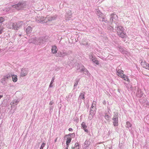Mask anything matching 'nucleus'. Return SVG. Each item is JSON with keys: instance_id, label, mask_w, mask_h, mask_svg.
<instances>
[{"instance_id": "nucleus-1", "label": "nucleus", "mask_w": 149, "mask_h": 149, "mask_svg": "<svg viewBox=\"0 0 149 149\" xmlns=\"http://www.w3.org/2000/svg\"><path fill=\"white\" fill-rule=\"evenodd\" d=\"M75 68L77 70H80L79 72H84L85 74L88 76H90V73L83 65L81 64H78L77 65L75 66Z\"/></svg>"}, {"instance_id": "nucleus-2", "label": "nucleus", "mask_w": 149, "mask_h": 149, "mask_svg": "<svg viewBox=\"0 0 149 149\" xmlns=\"http://www.w3.org/2000/svg\"><path fill=\"white\" fill-rule=\"evenodd\" d=\"M43 42V38H33L29 39V43H33L35 44H39L42 43Z\"/></svg>"}, {"instance_id": "nucleus-3", "label": "nucleus", "mask_w": 149, "mask_h": 149, "mask_svg": "<svg viewBox=\"0 0 149 149\" xmlns=\"http://www.w3.org/2000/svg\"><path fill=\"white\" fill-rule=\"evenodd\" d=\"M13 8H15L17 10H22L26 8V3L24 1L19 2L17 4L12 6Z\"/></svg>"}, {"instance_id": "nucleus-4", "label": "nucleus", "mask_w": 149, "mask_h": 149, "mask_svg": "<svg viewBox=\"0 0 149 149\" xmlns=\"http://www.w3.org/2000/svg\"><path fill=\"white\" fill-rule=\"evenodd\" d=\"M69 54L68 52H67L65 51H58V53L56 54V56L60 57H64L65 56H67Z\"/></svg>"}, {"instance_id": "nucleus-5", "label": "nucleus", "mask_w": 149, "mask_h": 149, "mask_svg": "<svg viewBox=\"0 0 149 149\" xmlns=\"http://www.w3.org/2000/svg\"><path fill=\"white\" fill-rule=\"evenodd\" d=\"M114 114L113 118V125L114 126H117L118 125V115L117 113H114Z\"/></svg>"}, {"instance_id": "nucleus-6", "label": "nucleus", "mask_w": 149, "mask_h": 149, "mask_svg": "<svg viewBox=\"0 0 149 149\" xmlns=\"http://www.w3.org/2000/svg\"><path fill=\"white\" fill-rule=\"evenodd\" d=\"M28 72V70L27 69L22 68L21 70V72L20 74V76L22 77H24L27 75Z\"/></svg>"}, {"instance_id": "nucleus-7", "label": "nucleus", "mask_w": 149, "mask_h": 149, "mask_svg": "<svg viewBox=\"0 0 149 149\" xmlns=\"http://www.w3.org/2000/svg\"><path fill=\"white\" fill-rule=\"evenodd\" d=\"M36 21L38 23L42 22V23H46L47 22V18L43 16L41 17L40 19H36Z\"/></svg>"}, {"instance_id": "nucleus-8", "label": "nucleus", "mask_w": 149, "mask_h": 149, "mask_svg": "<svg viewBox=\"0 0 149 149\" xmlns=\"http://www.w3.org/2000/svg\"><path fill=\"white\" fill-rule=\"evenodd\" d=\"M66 20H69L72 17V14L70 10H68L65 15Z\"/></svg>"}, {"instance_id": "nucleus-9", "label": "nucleus", "mask_w": 149, "mask_h": 149, "mask_svg": "<svg viewBox=\"0 0 149 149\" xmlns=\"http://www.w3.org/2000/svg\"><path fill=\"white\" fill-rule=\"evenodd\" d=\"M118 19V17L115 14H112L110 15V21L111 22H115Z\"/></svg>"}, {"instance_id": "nucleus-10", "label": "nucleus", "mask_w": 149, "mask_h": 149, "mask_svg": "<svg viewBox=\"0 0 149 149\" xmlns=\"http://www.w3.org/2000/svg\"><path fill=\"white\" fill-rule=\"evenodd\" d=\"M15 24L14 23L12 22H10L8 23V27L9 29H14L15 30V29H16L15 28Z\"/></svg>"}, {"instance_id": "nucleus-11", "label": "nucleus", "mask_w": 149, "mask_h": 149, "mask_svg": "<svg viewBox=\"0 0 149 149\" xmlns=\"http://www.w3.org/2000/svg\"><path fill=\"white\" fill-rule=\"evenodd\" d=\"M117 32L118 34L120 32H123L124 30V28L121 26H118L117 27Z\"/></svg>"}, {"instance_id": "nucleus-12", "label": "nucleus", "mask_w": 149, "mask_h": 149, "mask_svg": "<svg viewBox=\"0 0 149 149\" xmlns=\"http://www.w3.org/2000/svg\"><path fill=\"white\" fill-rule=\"evenodd\" d=\"M23 25V22L22 21H20L18 22L16 24H15V28L17 29H15V30H17L18 28L21 26Z\"/></svg>"}, {"instance_id": "nucleus-13", "label": "nucleus", "mask_w": 149, "mask_h": 149, "mask_svg": "<svg viewBox=\"0 0 149 149\" xmlns=\"http://www.w3.org/2000/svg\"><path fill=\"white\" fill-rule=\"evenodd\" d=\"M141 65L143 68H146L149 70V64L147 63L144 61H142L141 63Z\"/></svg>"}, {"instance_id": "nucleus-14", "label": "nucleus", "mask_w": 149, "mask_h": 149, "mask_svg": "<svg viewBox=\"0 0 149 149\" xmlns=\"http://www.w3.org/2000/svg\"><path fill=\"white\" fill-rule=\"evenodd\" d=\"M96 13L99 19H101V18L103 17V15L102 14V13L100 11V10L97 9L96 11Z\"/></svg>"}, {"instance_id": "nucleus-15", "label": "nucleus", "mask_w": 149, "mask_h": 149, "mask_svg": "<svg viewBox=\"0 0 149 149\" xmlns=\"http://www.w3.org/2000/svg\"><path fill=\"white\" fill-rule=\"evenodd\" d=\"M99 20L102 22V24H104L105 25H106V24H107L109 22L107 19L104 17H102V18L101 17V19H99Z\"/></svg>"}, {"instance_id": "nucleus-16", "label": "nucleus", "mask_w": 149, "mask_h": 149, "mask_svg": "<svg viewBox=\"0 0 149 149\" xmlns=\"http://www.w3.org/2000/svg\"><path fill=\"white\" fill-rule=\"evenodd\" d=\"M32 28L31 26H29L25 29L26 34L28 35L29 33H31L32 31Z\"/></svg>"}, {"instance_id": "nucleus-17", "label": "nucleus", "mask_w": 149, "mask_h": 149, "mask_svg": "<svg viewBox=\"0 0 149 149\" xmlns=\"http://www.w3.org/2000/svg\"><path fill=\"white\" fill-rule=\"evenodd\" d=\"M81 126L82 128L84 130L85 132H88V130L87 129H86L87 127V126L86 125V123L83 122L81 124Z\"/></svg>"}, {"instance_id": "nucleus-18", "label": "nucleus", "mask_w": 149, "mask_h": 149, "mask_svg": "<svg viewBox=\"0 0 149 149\" xmlns=\"http://www.w3.org/2000/svg\"><path fill=\"white\" fill-rule=\"evenodd\" d=\"M122 70L120 69H118V70H117V74L120 77L124 74Z\"/></svg>"}, {"instance_id": "nucleus-19", "label": "nucleus", "mask_w": 149, "mask_h": 149, "mask_svg": "<svg viewBox=\"0 0 149 149\" xmlns=\"http://www.w3.org/2000/svg\"><path fill=\"white\" fill-rule=\"evenodd\" d=\"M58 49L56 46H52V52L53 54H55L57 53Z\"/></svg>"}, {"instance_id": "nucleus-20", "label": "nucleus", "mask_w": 149, "mask_h": 149, "mask_svg": "<svg viewBox=\"0 0 149 149\" xmlns=\"http://www.w3.org/2000/svg\"><path fill=\"white\" fill-rule=\"evenodd\" d=\"M95 104H93L92 106L91 107V110L90 112L91 113H93V112L95 111L96 110V108L95 107Z\"/></svg>"}, {"instance_id": "nucleus-21", "label": "nucleus", "mask_w": 149, "mask_h": 149, "mask_svg": "<svg viewBox=\"0 0 149 149\" xmlns=\"http://www.w3.org/2000/svg\"><path fill=\"white\" fill-rule=\"evenodd\" d=\"M118 34L120 37H121L122 38H126V34L123 32H120V33Z\"/></svg>"}, {"instance_id": "nucleus-22", "label": "nucleus", "mask_w": 149, "mask_h": 149, "mask_svg": "<svg viewBox=\"0 0 149 149\" xmlns=\"http://www.w3.org/2000/svg\"><path fill=\"white\" fill-rule=\"evenodd\" d=\"M56 17L55 16L47 17V20L49 21H51L55 19Z\"/></svg>"}, {"instance_id": "nucleus-23", "label": "nucleus", "mask_w": 149, "mask_h": 149, "mask_svg": "<svg viewBox=\"0 0 149 149\" xmlns=\"http://www.w3.org/2000/svg\"><path fill=\"white\" fill-rule=\"evenodd\" d=\"M85 93L84 92L82 91L80 93V95L79 96V98L82 100L84 99V95Z\"/></svg>"}, {"instance_id": "nucleus-24", "label": "nucleus", "mask_w": 149, "mask_h": 149, "mask_svg": "<svg viewBox=\"0 0 149 149\" xmlns=\"http://www.w3.org/2000/svg\"><path fill=\"white\" fill-rule=\"evenodd\" d=\"M136 94L137 96L139 97H141L142 95L141 91L139 89L138 90Z\"/></svg>"}, {"instance_id": "nucleus-25", "label": "nucleus", "mask_w": 149, "mask_h": 149, "mask_svg": "<svg viewBox=\"0 0 149 149\" xmlns=\"http://www.w3.org/2000/svg\"><path fill=\"white\" fill-rule=\"evenodd\" d=\"M7 80L5 79L4 77L3 78H2L1 79V82L3 85L5 84L6 83Z\"/></svg>"}, {"instance_id": "nucleus-26", "label": "nucleus", "mask_w": 149, "mask_h": 149, "mask_svg": "<svg viewBox=\"0 0 149 149\" xmlns=\"http://www.w3.org/2000/svg\"><path fill=\"white\" fill-rule=\"evenodd\" d=\"M12 78L13 81L14 82H16L17 81V76L16 75H12Z\"/></svg>"}, {"instance_id": "nucleus-27", "label": "nucleus", "mask_w": 149, "mask_h": 149, "mask_svg": "<svg viewBox=\"0 0 149 149\" xmlns=\"http://www.w3.org/2000/svg\"><path fill=\"white\" fill-rule=\"evenodd\" d=\"M12 76V74H8L7 75L4 76V77L8 81V79L10 78Z\"/></svg>"}, {"instance_id": "nucleus-28", "label": "nucleus", "mask_w": 149, "mask_h": 149, "mask_svg": "<svg viewBox=\"0 0 149 149\" xmlns=\"http://www.w3.org/2000/svg\"><path fill=\"white\" fill-rule=\"evenodd\" d=\"M54 79H55V77H53L52 78V80L50 82V85H49V88H52L53 86L52 85V84L53 83Z\"/></svg>"}, {"instance_id": "nucleus-29", "label": "nucleus", "mask_w": 149, "mask_h": 149, "mask_svg": "<svg viewBox=\"0 0 149 149\" xmlns=\"http://www.w3.org/2000/svg\"><path fill=\"white\" fill-rule=\"evenodd\" d=\"M92 62L96 64L97 65H98L99 64L98 61L97 59L96 58H95L93 59L92 61Z\"/></svg>"}, {"instance_id": "nucleus-30", "label": "nucleus", "mask_w": 149, "mask_h": 149, "mask_svg": "<svg viewBox=\"0 0 149 149\" xmlns=\"http://www.w3.org/2000/svg\"><path fill=\"white\" fill-rule=\"evenodd\" d=\"M18 102L19 101L18 100H14L10 104L11 105H13V104L17 105Z\"/></svg>"}, {"instance_id": "nucleus-31", "label": "nucleus", "mask_w": 149, "mask_h": 149, "mask_svg": "<svg viewBox=\"0 0 149 149\" xmlns=\"http://www.w3.org/2000/svg\"><path fill=\"white\" fill-rule=\"evenodd\" d=\"M132 126V124L129 122L127 121L126 122V127L127 128H129L131 127Z\"/></svg>"}, {"instance_id": "nucleus-32", "label": "nucleus", "mask_w": 149, "mask_h": 149, "mask_svg": "<svg viewBox=\"0 0 149 149\" xmlns=\"http://www.w3.org/2000/svg\"><path fill=\"white\" fill-rule=\"evenodd\" d=\"M71 140V139L70 138H67V141H66V145L68 146L69 145V143L70 142Z\"/></svg>"}, {"instance_id": "nucleus-33", "label": "nucleus", "mask_w": 149, "mask_h": 149, "mask_svg": "<svg viewBox=\"0 0 149 149\" xmlns=\"http://www.w3.org/2000/svg\"><path fill=\"white\" fill-rule=\"evenodd\" d=\"M121 77L123 78L124 80L127 81H128L129 80L127 78V77L124 74L122 75Z\"/></svg>"}, {"instance_id": "nucleus-34", "label": "nucleus", "mask_w": 149, "mask_h": 149, "mask_svg": "<svg viewBox=\"0 0 149 149\" xmlns=\"http://www.w3.org/2000/svg\"><path fill=\"white\" fill-rule=\"evenodd\" d=\"M93 113H91L90 112V113L89 115L88 118L89 120H91L93 118Z\"/></svg>"}, {"instance_id": "nucleus-35", "label": "nucleus", "mask_w": 149, "mask_h": 149, "mask_svg": "<svg viewBox=\"0 0 149 149\" xmlns=\"http://www.w3.org/2000/svg\"><path fill=\"white\" fill-rule=\"evenodd\" d=\"M95 58V57L93 56V54L92 53H90L89 54V58L92 61V60L93 59Z\"/></svg>"}, {"instance_id": "nucleus-36", "label": "nucleus", "mask_w": 149, "mask_h": 149, "mask_svg": "<svg viewBox=\"0 0 149 149\" xmlns=\"http://www.w3.org/2000/svg\"><path fill=\"white\" fill-rule=\"evenodd\" d=\"M105 118L107 120H109L110 118V116L109 115L106 114L105 116Z\"/></svg>"}, {"instance_id": "nucleus-37", "label": "nucleus", "mask_w": 149, "mask_h": 149, "mask_svg": "<svg viewBox=\"0 0 149 149\" xmlns=\"http://www.w3.org/2000/svg\"><path fill=\"white\" fill-rule=\"evenodd\" d=\"M75 149H79V145L78 143H76L74 145Z\"/></svg>"}, {"instance_id": "nucleus-38", "label": "nucleus", "mask_w": 149, "mask_h": 149, "mask_svg": "<svg viewBox=\"0 0 149 149\" xmlns=\"http://www.w3.org/2000/svg\"><path fill=\"white\" fill-rule=\"evenodd\" d=\"M81 45H84L86 46V45H88V43L86 42H84L83 41H82V42L81 43Z\"/></svg>"}, {"instance_id": "nucleus-39", "label": "nucleus", "mask_w": 149, "mask_h": 149, "mask_svg": "<svg viewBox=\"0 0 149 149\" xmlns=\"http://www.w3.org/2000/svg\"><path fill=\"white\" fill-rule=\"evenodd\" d=\"M108 29L110 31H113V28L111 26H109L108 28Z\"/></svg>"}, {"instance_id": "nucleus-40", "label": "nucleus", "mask_w": 149, "mask_h": 149, "mask_svg": "<svg viewBox=\"0 0 149 149\" xmlns=\"http://www.w3.org/2000/svg\"><path fill=\"white\" fill-rule=\"evenodd\" d=\"M119 49V51L121 52H122L124 50L121 47V46H120L119 47H118Z\"/></svg>"}, {"instance_id": "nucleus-41", "label": "nucleus", "mask_w": 149, "mask_h": 149, "mask_svg": "<svg viewBox=\"0 0 149 149\" xmlns=\"http://www.w3.org/2000/svg\"><path fill=\"white\" fill-rule=\"evenodd\" d=\"M3 27L1 26V25H0V34H1L3 30Z\"/></svg>"}, {"instance_id": "nucleus-42", "label": "nucleus", "mask_w": 149, "mask_h": 149, "mask_svg": "<svg viewBox=\"0 0 149 149\" xmlns=\"http://www.w3.org/2000/svg\"><path fill=\"white\" fill-rule=\"evenodd\" d=\"M90 142L89 141H86L84 143V144L85 145H90Z\"/></svg>"}, {"instance_id": "nucleus-43", "label": "nucleus", "mask_w": 149, "mask_h": 149, "mask_svg": "<svg viewBox=\"0 0 149 149\" xmlns=\"http://www.w3.org/2000/svg\"><path fill=\"white\" fill-rule=\"evenodd\" d=\"M78 82H79V81H78V80H77V81H75V82L74 83V87L78 85Z\"/></svg>"}, {"instance_id": "nucleus-44", "label": "nucleus", "mask_w": 149, "mask_h": 149, "mask_svg": "<svg viewBox=\"0 0 149 149\" xmlns=\"http://www.w3.org/2000/svg\"><path fill=\"white\" fill-rule=\"evenodd\" d=\"M45 143H42L41 146L40 147V149H43L44 147L45 146Z\"/></svg>"}, {"instance_id": "nucleus-45", "label": "nucleus", "mask_w": 149, "mask_h": 149, "mask_svg": "<svg viewBox=\"0 0 149 149\" xmlns=\"http://www.w3.org/2000/svg\"><path fill=\"white\" fill-rule=\"evenodd\" d=\"M68 135L73 137H74L75 134L74 133L70 134H69Z\"/></svg>"}, {"instance_id": "nucleus-46", "label": "nucleus", "mask_w": 149, "mask_h": 149, "mask_svg": "<svg viewBox=\"0 0 149 149\" xmlns=\"http://www.w3.org/2000/svg\"><path fill=\"white\" fill-rule=\"evenodd\" d=\"M41 17L42 16H40V15L38 14L37 17V18H36V19H40L41 18Z\"/></svg>"}, {"instance_id": "nucleus-47", "label": "nucleus", "mask_w": 149, "mask_h": 149, "mask_svg": "<svg viewBox=\"0 0 149 149\" xmlns=\"http://www.w3.org/2000/svg\"><path fill=\"white\" fill-rule=\"evenodd\" d=\"M53 109V107L52 106L50 107L49 109L50 111H52Z\"/></svg>"}, {"instance_id": "nucleus-48", "label": "nucleus", "mask_w": 149, "mask_h": 149, "mask_svg": "<svg viewBox=\"0 0 149 149\" xmlns=\"http://www.w3.org/2000/svg\"><path fill=\"white\" fill-rule=\"evenodd\" d=\"M53 103H54V102L52 101H51L49 103V104L50 105H52L53 104Z\"/></svg>"}, {"instance_id": "nucleus-49", "label": "nucleus", "mask_w": 149, "mask_h": 149, "mask_svg": "<svg viewBox=\"0 0 149 149\" xmlns=\"http://www.w3.org/2000/svg\"><path fill=\"white\" fill-rule=\"evenodd\" d=\"M68 130L70 131H71L72 130V128H69L68 129Z\"/></svg>"}, {"instance_id": "nucleus-50", "label": "nucleus", "mask_w": 149, "mask_h": 149, "mask_svg": "<svg viewBox=\"0 0 149 149\" xmlns=\"http://www.w3.org/2000/svg\"><path fill=\"white\" fill-rule=\"evenodd\" d=\"M103 104H106V102H105V101L104 100L103 101Z\"/></svg>"}, {"instance_id": "nucleus-51", "label": "nucleus", "mask_w": 149, "mask_h": 149, "mask_svg": "<svg viewBox=\"0 0 149 149\" xmlns=\"http://www.w3.org/2000/svg\"><path fill=\"white\" fill-rule=\"evenodd\" d=\"M68 147L69 146H67V145H66V147L65 149H68Z\"/></svg>"}, {"instance_id": "nucleus-52", "label": "nucleus", "mask_w": 149, "mask_h": 149, "mask_svg": "<svg viewBox=\"0 0 149 149\" xmlns=\"http://www.w3.org/2000/svg\"><path fill=\"white\" fill-rule=\"evenodd\" d=\"M57 139H58V137H57L56 138V139L55 140V141H54L55 142H56L57 141Z\"/></svg>"}, {"instance_id": "nucleus-53", "label": "nucleus", "mask_w": 149, "mask_h": 149, "mask_svg": "<svg viewBox=\"0 0 149 149\" xmlns=\"http://www.w3.org/2000/svg\"><path fill=\"white\" fill-rule=\"evenodd\" d=\"M3 97V95H0V99Z\"/></svg>"}, {"instance_id": "nucleus-54", "label": "nucleus", "mask_w": 149, "mask_h": 149, "mask_svg": "<svg viewBox=\"0 0 149 149\" xmlns=\"http://www.w3.org/2000/svg\"><path fill=\"white\" fill-rule=\"evenodd\" d=\"M72 149H75V148L74 147L72 146Z\"/></svg>"}, {"instance_id": "nucleus-55", "label": "nucleus", "mask_w": 149, "mask_h": 149, "mask_svg": "<svg viewBox=\"0 0 149 149\" xmlns=\"http://www.w3.org/2000/svg\"><path fill=\"white\" fill-rule=\"evenodd\" d=\"M70 95H69L68 96L69 97H70Z\"/></svg>"}, {"instance_id": "nucleus-56", "label": "nucleus", "mask_w": 149, "mask_h": 149, "mask_svg": "<svg viewBox=\"0 0 149 149\" xmlns=\"http://www.w3.org/2000/svg\"><path fill=\"white\" fill-rule=\"evenodd\" d=\"M19 36H21V34H19Z\"/></svg>"}]
</instances>
